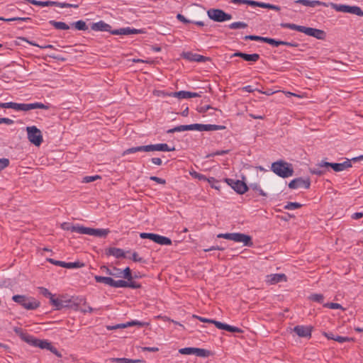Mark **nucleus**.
<instances>
[{
    "label": "nucleus",
    "mask_w": 363,
    "mask_h": 363,
    "mask_svg": "<svg viewBox=\"0 0 363 363\" xmlns=\"http://www.w3.org/2000/svg\"><path fill=\"white\" fill-rule=\"evenodd\" d=\"M162 95L177 97L180 99L201 96V95L196 92H191V91H174V92H171L169 94L163 93Z\"/></svg>",
    "instance_id": "13"
},
{
    "label": "nucleus",
    "mask_w": 363,
    "mask_h": 363,
    "mask_svg": "<svg viewBox=\"0 0 363 363\" xmlns=\"http://www.w3.org/2000/svg\"><path fill=\"white\" fill-rule=\"evenodd\" d=\"M128 281L125 280H113V284L112 287L115 288H127Z\"/></svg>",
    "instance_id": "45"
},
{
    "label": "nucleus",
    "mask_w": 363,
    "mask_h": 363,
    "mask_svg": "<svg viewBox=\"0 0 363 363\" xmlns=\"http://www.w3.org/2000/svg\"><path fill=\"white\" fill-rule=\"evenodd\" d=\"M61 228L65 230H69L72 232H76L79 234H82L81 230L83 228V225H71L69 223L65 222L61 225Z\"/></svg>",
    "instance_id": "24"
},
{
    "label": "nucleus",
    "mask_w": 363,
    "mask_h": 363,
    "mask_svg": "<svg viewBox=\"0 0 363 363\" xmlns=\"http://www.w3.org/2000/svg\"><path fill=\"white\" fill-rule=\"evenodd\" d=\"M106 255L108 256H113L116 258L125 257L124 251L121 248L109 247L106 250Z\"/></svg>",
    "instance_id": "21"
},
{
    "label": "nucleus",
    "mask_w": 363,
    "mask_h": 363,
    "mask_svg": "<svg viewBox=\"0 0 363 363\" xmlns=\"http://www.w3.org/2000/svg\"><path fill=\"white\" fill-rule=\"evenodd\" d=\"M111 33L113 35H131V34H140L145 33V31L143 29H135L130 28L129 27L123 28L117 30H113L111 31Z\"/></svg>",
    "instance_id": "18"
},
{
    "label": "nucleus",
    "mask_w": 363,
    "mask_h": 363,
    "mask_svg": "<svg viewBox=\"0 0 363 363\" xmlns=\"http://www.w3.org/2000/svg\"><path fill=\"white\" fill-rule=\"evenodd\" d=\"M28 140L35 146H40L43 143V135L40 129L36 126L26 128Z\"/></svg>",
    "instance_id": "6"
},
{
    "label": "nucleus",
    "mask_w": 363,
    "mask_h": 363,
    "mask_svg": "<svg viewBox=\"0 0 363 363\" xmlns=\"http://www.w3.org/2000/svg\"><path fill=\"white\" fill-rule=\"evenodd\" d=\"M160 235L149 233H141L140 237L143 239H150L158 244Z\"/></svg>",
    "instance_id": "30"
},
{
    "label": "nucleus",
    "mask_w": 363,
    "mask_h": 363,
    "mask_svg": "<svg viewBox=\"0 0 363 363\" xmlns=\"http://www.w3.org/2000/svg\"><path fill=\"white\" fill-rule=\"evenodd\" d=\"M78 300V298H77ZM79 302H83V305H84V307L83 308H81L79 309V311L82 312V313H92L94 311V308H91V306H86V301L84 298H79Z\"/></svg>",
    "instance_id": "37"
},
{
    "label": "nucleus",
    "mask_w": 363,
    "mask_h": 363,
    "mask_svg": "<svg viewBox=\"0 0 363 363\" xmlns=\"http://www.w3.org/2000/svg\"><path fill=\"white\" fill-rule=\"evenodd\" d=\"M151 151L170 152L175 150L174 147H169L166 143L150 145Z\"/></svg>",
    "instance_id": "23"
},
{
    "label": "nucleus",
    "mask_w": 363,
    "mask_h": 363,
    "mask_svg": "<svg viewBox=\"0 0 363 363\" xmlns=\"http://www.w3.org/2000/svg\"><path fill=\"white\" fill-rule=\"evenodd\" d=\"M110 362H116V363H139L142 362L141 359H132L128 358H110L108 360Z\"/></svg>",
    "instance_id": "28"
},
{
    "label": "nucleus",
    "mask_w": 363,
    "mask_h": 363,
    "mask_svg": "<svg viewBox=\"0 0 363 363\" xmlns=\"http://www.w3.org/2000/svg\"><path fill=\"white\" fill-rule=\"evenodd\" d=\"M122 277L127 279V281H131L133 279L131 269L129 267H126L122 272Z\"/></svg>",
    "instance_id": "42"
},
{
    "label": "nucleus",
    "mask_w": 363,
    "mask_h": 363,
    "mask_svg": "<svg viewBox=\"0 0 363 363\" xmlns=\"http://www.w3.org/2000/svg\"><path fill=\"white\" fill-rule=\"evenodd\" d=\"M234 241L242 242L244 246L247 247H252L253 245L251 236L240 233H235Z\"/></svg>",
    "instance_id": "16"
},
{
    "label": "nucleus",
    "mask_w": 363,
    "mask_h": 363,
    "mask_svg": "<svg viewBox=\"0 0 363 363\" xmlns=\"http://www.w3.org/2000/svg\"><path fill=\"white\" fill-rule=\"evenodd\" d=\"M174 132L189 130V125H180L174 128Z\"/></svg>",
    "instance_id": "59"
},
{
    "label": "nucleus",
    "mask_w": 363,
    "mask_h": 363,
    "mask_svg": "<svg viewBox=\"0 0 363 363\" xmlns=\"http://www.w3.org/2000/svg\"><path fill=\"white\" fill-rule=\"evenodd\" d=\"M303 33L318 40H323L325 38V33L323 30L313 28L305 27Z\"/></svg>",
    "instance_id": "15"
},
{
    "label": "nucleus",
    "mask_w": 363,
    "mask_h": 363,
    "mask_svg": "<svg viewBox=\"0 0 363 363\" xmlns=\"http://www.w3.org/2000/svg\"><path fill=\"white\" fill-rule=\"evenodd\" d=\"M265 43L272 45L274 47H278L282 45V40H278L270 38H267Z\"/></svg>",
    "instance_id": "49"
},
{
    "label": "nucleus",
    "mask_w": 363,
    "mask_h": 363,
    "mask_svg": "<svg viewBox=\"0 0 363 363\" xmlns=\"http://www.w3.org/2000/svg\"><path fill=\"white\" fill-rule=\"evenodd\" d=\"M263 8L264 9H269L275 10L277 11H280V7L279 6H276V5H273V4H268V3H264Z\"/></svg>",
    "instance_id": "63"
},
{
    "label": "nucleus",
    "mask_w": 363,
    "mask_h": 363,
    "mask_svg": "<svg viewBox=\"0 0 363 363\" xmlns=\"http://www.w3.org/2000/svg\"><path fill=\"white\" fill-rule=\"evenodd\" d=\"M244 39L265 43L266 40H267V37H262V36L255 35H245L244 37Z\"/></svg>",
    "instance_id": "40"
},
{
    "label": "nucleus",
    "mask_w": 363,
    "mask_h": 363,
    "mask_svg": "<svg viewBox=\"0 0 363 363\" xmlns=\"http://www.w3.org/2000/svg\"><path fill=\"white\" fill-rule=\"evenodd\" d=\"M218 238H224L234 241L235 233H220L217 235Z\"/></svg>",
    "instance_id": "53"
},
{
    "label": "nucleus",
    "mask_w": 363,
    "mask_h": 363,
    "mask_svg": "<svg viewBox=\"0 0 363 363\" xmlns=\"http://www.w3.org/2000/svg\"><path fill=\"white\" fill-rule=\"evenodd\" d=\"M112 270V273H111V276L113 277H122V270L121 269H118L116 267H114L113 268Z\"/></svg>",
    "instance_id": "58"
},
{
    "label": "nucleus",
    "mask_w": 363,
    "mask_h": 363,
    "mask_svg": "<svg viewBox=\"0 0 363 363\" xmlns=\"http://www.w3.org/2000/svg\"><path fill=\"white\" fill-rule=\"evenodd\" d=\"M247 27V24L242 21L233 22L228 25V28L230 29H240L245 28Z\"/></svg>",
    "instance_id": "36"
},
{
    "label": "nucleus",
    "mask_w": 363,
    "mask_h": 363,
    "mask_svg": "<svg viewBox=\"0 0 363 363\" xmlns=\"http://www.w3.org/2000/svg\"><path fill=\"white\" fill-rule=\"evenodd\" d=\"M94 279L97 283H103L110 286H113L114 280L113 279L109 277H102L99 275L94 276Z\"/></svg>",
    "instance_id": "27"
},
{
    "label": "nucleus",
    "mask_w": 363,
    "mask_h": 363,
    "mask_svg": "<svg viewBox=\"0 0 363 363\" xmlns=\"http://www.w3.org/2000/svg\"><path fill=\"white\" fill-rule=\"evenodd\" d=\"M9 164V160L6 158L0 159V170L4 169Z\"/></svg>",
    "instance_id": "61"
},
{
    "label": "nucleus",
    "mask_w": 363,
    "mask_h": 363,
    "mask_svg": "<svg viewBox=\"0 0 363 363\" xmlns=\"http://www.w3.org/2000/svg\"><path fill=\"white\" fill-rule=\"evenodd\" d=\"M91 30L96 31H108L110 33L111 31H112L111 30V26L103 21H100L96 23H93L91 26Z\"/></svg>",
    "instance_id": "20"
},
{
    "label": "nucleus",
    "mask_w": 363,
    "mask_h": 363,
    "mask_svg": "<svg viewBox=\"0 0 363 363\" xmlns=\"http://www.w3.org/2000/svg\"><path fill=\"white\" fill-rule=\"evenodd\" d=\"M282 28H290L291 30H297L298 32L303 33L305 26L296 25L294 23H282L280 24Z\"/></svg>",
    "instance_id": "29"
},
{
    "label": "nucleus",
    "mask_w": 363,
    "mask_h": 363,
    "mask_svg": "<svg viewBox=\"0 0 363 363\" xmlns=\"http://www.w3.org/2000/svg\"><path fill=\"white\" fill-rule=\"evenodd\" d=\"M352 338H350V337H342V336H340V335H335V337H334V340H335L338 342H340V343H342V342H349L350 340H352Z\"/></svg>",
    "instance_id": "57"
},
{
    "label": "nucleus",
    "mask_w": 363,
    "mask_h": 363,
    "mask_svg": "<svg viewBox=\"0 0 363 363\" xmlns=\"http://www.w3.org/2000/svg\"><path fill=\"white\" fill-rule=\"evenodd\" d=\"M272 170L277 175L282 178L291 177L294 174V169L291 164L283 160L273 162L272 164Z\"/></svg>",
    "instance_id": "2"
},
{
    "label": "nucleus",
    "mask_w": 363,
    "mask_h": 363,
    "mask_svg": "<svg viewBox=\"0 0 363 363\" xmlns=\"http://www.w3.org/2000/svg\"><path fill=\"white\" fill-rule=\"evenodd\" d=\"M208 17L215 22H224L232 18V16L220 9H210L207 11Z\"/></svg>",
    "instance_id": "5"
},
{
    "label": "nucleus",
    "mask_w": 363,
    "mask_h": 363,
    "mask_svg": "<svg viewBox=\"0 0 363 363\" xmlns=\"http://www.w3.org/2000/svg\"><path fill=\"white\" fill-rule=\"evenodd\" d=\"M49 23L50 25H52L55 29H57V30H68V29H69V26L64 22L55 21L54 20H51L49 21Z\"/></svg>",
    "instance_id": "31"
},
{
    "label": "nucleus",
    "mask_w": 363,
    "mask_h": 363,
    "mask_svg": "<svg viewBox=\"0 0 363 363\" xmlns=\"http://www.w3.org/2000/svg\"><path fill=\"white\" fill-rule=\"evenodd\" d=\"M71 25L78 30H86L88 29L86 23L82 20L72 23Z\"/></svg>",
    "instance_id": "34"
},
{
    "label": "nucleus",
    "mask_w": 363,
    "mask_h": 363,
    "mask_svg": "<svg viewBox=\"0 0 363 363\" xmlns=\"http://www.w3.org/2000/svg\"><path fill=\"white\" fill-rule=\"evenodd\" d=\"M330 6L339 12L349 13L357 15L358 16H363V11L360 7L357 6H348L330 3Z\"/></svg>",
    "instance_id": "7"
},
{
    "label": "nucleus",
    "mask_w": 363,
    "mask_h": 363,
    "mask_svg": "<svg viewBox=\"0 0 363 363\" xmlns=\"http://www.w3.org/2000/svg\"><path fill=\"white\" fill-rule=\"evenodd\" d=\"M0 108H12L16 111H28L32 109H48L49 106L40 102L33 104H18L15 102L0 103Z\"/></svg>",
    "instance_id": "1"
},
{
    "label": "nucleus",
    "mask_w": 363,
    "mask_h": 363,
    "mask_svg": "<svg viewBox=\"0 0 363 363\" xmlns=\"http://www.w3.org/2000/svg\"><path fill=\"white\" fill-rule=\"evenodd\" d=\"M323 306L331 309H343L342 306L337 303H327Z\"/></svg>",
    "instance_id": "54"
},
{
    "label": "nucleus",
    "mask_w": 363,
    "mask_h": 363,
    "mask_svg": "<svg viewBox=\"0 0 363 363\" xmlns=\"http://www.w3.org/2000/svg\"><path fill=\"white\" fill-rule=\"evenodd\" d=\"M301 207H302V204H301L300 203H297V202H288L284 206V209H286V210H294V209L300 208Z\"/></svg>",
    "instance_id": "41"
},
{
    "label": "nucleus",
    "mask_w": 363,
    "mask_h": 363,
    "mask_svg": "<svg viewBox=\"0 0 363 363\" xmlns=\"http://www.w3.org/2000/svg\"><path fill=\"white\" fill-rule=\"evenodd\" d=\"M82 234L93 235L99 238H106L110 233L109 229L91 228L83 226Z\"/></svg>",
    "instance_id": "10"
},
{
    "label": "nucleus",
    "mask_w": 363,
    "mask_h": 363,
    "mask_svg": "<svg viewBox=\"0 0 363 363\" xmlns=\"http://www.w3.org/2000/svg\"><path fill=\"white\" fill-rule=\"evenodd\" d=\"M60 302L63 304V308L71 306L72 302L75 304L72 299H65V298H60Z\"/></svg>",
    "instance_id": "60"
},
{
    "label": "nucleus",
    "mask_w": 363,
    "mask_h": 363,
    "mask_svg": "<svg viewBox=\"0 0 363 363\" xmlns=\"http://www.w3.org/2000/svg\"><path fill=\"white\" fill-rule=\"evenodd\" d=\"M84 266V264L81 262H62V267L67 269H72V268H80Z\"/></svg>",
    "instance_id": "33"
},
{
    "label": "nucleus",
    "mask_w": 363,
    "mask_h": 363,
    "mask_svg": "<svg viewBox=\"0 0 363 363\" xmlns=\"http://www.w3.org/2000/svg\"><path fill=\"white\" fill-rule=\"evenodd\" d=\"M270 284H275L281 281H286V277L284 274H272L267 276V280Z\"/></svg>",
    "instance_id": "19"
},
{
    "label": "nucleus",
    "mask_w": 363,
    "mask_h": 363,
    "mask_svg": "<svg viewBox=\"0 0 363 363\" xmlns=\"http://www.w3.org/2000/svg\"><path fill=\"white\" fill-rule=\"evenodd\" d=\"M208 183L211 185L212 188L219 190L220 186L218 185V181H217L214 177H210L207 179Z\"/></svg>",
    "instance_id": "55"
},
{
    "label": "nucleus",
    "mask_w": 363,
    "mask_h": 363,
    "mask_svg": "<svg viewBox=\"0 0 363 363\" xmlns=\"http://www.w3.org/2000/svg\"><path fill=\"white\" fill-rule=\"evenodd\" d=\"M50 345H51V343L50 342H48V340H46L38 339L37 344H36L35 347H40L41 349H47V350H48V348L50 347Z\"/></svg>",
    "instance_id": "39"
},
{
    "label": "nucleus",
    "mask_w": 363,
    "mask_h": 363,
    "mask_svg": "<svg viewBox=\"0 0 363 363\" xmlns=\"http://www.w3.org/2000/svg\"><path fill=\"white\" fill-rule=\"evenodd\" d=\"M128 285L127 287L132 288V289H139L141 287L140 284L133 281V279L131 281H127Z\"/></svg>",
    "instance_id": "64"
},
{
    "label": "nucleus",
    "mask_w": 363,
    "mask_h": 363,
    "mask_svg": "<svg viewBox=\"0 0 363 363\" xmlns=\"http://www.w3.org/2000/svg\"><path fill=\"white\" fill-rule=\"evenodd\" d=\"M195 347H184L179 350V352L182 354H194Z\"/></svg>",
    "instance_id": "52"
},
{
    "label": "nucleus",
    "mask_w": 363,
    "mask_h": 363,
    "mask_svg": "<svg viewBox=\"0 0 363 363\" xmlns=\"http://www.w3.org/2000/svg\"><path fill=\"white\" fill-rule=\"evenodd\" d=\"M137 152H151L150 145L136 147Z\"/></svg>",
    "instance_id": "62"
},
{
    "label": "nucleus",
    "mask_w": 363,
    "mask_h": 363,
    "mask_svg": "<svg viewBox=\"0 0 363 363\" xmlns=\"http://www.w3.org/2000/svg\"><path fill=\"white\" fill-rule=\"evenodd\" d=\"M362 159L363 155H360L359 157H354L352 160H347L342 163H333L332 169L335 172H341L352 167L351 161L357 162Z\"/></svg>",
    "instance_id": "12"
},
{
    "label": "nucleus",
    "mask_w": 363,
    "mask_h": 363,
    "mask_svg": "<svg viewBox=\"0 0 363 363\" xmlns=\"http://www.w3.org/2000/svg\"><path fill=\"white\" fill-rule=\"evenodd\" d=\"M250 188L257 191L260 196H266L267 194L260 188L257 183H252L250 184Z\"/></svg>",
    "instance_id": "43"
},
{
    "label": "nucleus",
    "mask_w": 363,
    "mask_h": 363,
    "mask_svg": "<svg viewBox=\"0 0 363 363\" xmlns=\"http://www.w3.org/2000/svg\"><path fill=\"white\" fill-rule=\"evenodd\" d=\"M296 4H300L306 6L315 7L317 6H328V4L325 2L320 1H311V0H296L295 1Z\"/></svg>",
    "instance_id": "22"
},
{
    "label": "nucleus",
    "mask_w": 363,
    "mask_h": 363,
    "mask_svg": "<svg viewBox=\"0 0 363 363\" xmlns=\"http://www.w3.org/2000/svg\"><path fill=\"white\" fill-rule=\"evenodd\" d=\"M189 130L212 131L224 130L225 129V126L219 125L194 123L189 125Z\"/></svg>",
    "instance_id": "9"
},
{
    "label": "nucleus",
    "mask_w": 363,
    "mask_h": 363,
    "mask_svg": "<svg viewBox=\"0 0 363 363\" xmlns=\"http://www.w3.org/2000/svg\"><path fill=\"white\" fill-rule=\"evenodd\" d=\"M30 3L33 5L40 6H57V1H37V0H25Z\"/></svg>",
    "instance_id": "25"
},
{
    "label": "nucleus",
    "mask_w": 363,
    "mask_h": 363,
    "mask_svg": "<svg viewBox=\"0 0 363 363\" xmlns=\"http://www.w3.org/2000/svg\"><path fill=\"white\" fill-rule=\"evenodd\" d=\"M12 300L27 310H35L40 306L39 301L33 297H27L24 295H14Z\"/></svg>",
    "instance_id": "4"
},
{
    "label": "nucleus",
    "mask_w": 363,
    "mask_h": 363,
    "mask_svg": "<svg viewBox=\"0 0 363 363\" xmlns=\"http://www.w3.org/2000/svg\"><path fill=\"white\" fill-rule=\"evenodd\" d=\"M182 57L184 59L192 62H204L206 61L210 60L209 57L199 54L192 53L191 52H183Z\"/></svg>",
    "instance_id": "17"
},
{
    "label": "nucleus",
    "mask_w": 363,
    "mask_h": 363,
    "mask_svg": "<svg viewBox=\"0 0 363 363\" xmlns=\"http://www.w3.org/2000/svg\"><path fill=\"white\" fill-rule=\"evenodd\" d=\"M40 292L43 296L48 298L49 299L53 296V294H52L48 289L44 287L40 288Z\"/></svg>",
    "instance_id": "56"
},
{
    "label": "nucleus",
    "mask_w": 363,
    "mask_h": 363,
    "mask_svg": "<svg viewBox=\"0 0 363 363\" xmlns=\"http://www.w3.org/2000/svg\"><path fill=\"white\" fill-rule=\"evenodd\" d=\"M50 303L55 308L56 310H60L63 308V304L60 302V298H55V295L50 298Z\"/></svg>",
    "instance_id": "35"
},
{
    "label": "nucleus",
    "mask_w": 363,
    "mask_h": 363,
    "mask_svg": "<svg viewBox=\"0 0 363 363\" xmlns=\"http://www.w3.org/2000/svg\"><path fill=\"white\" fill-rule=\"evenodd\" d=\"M192 318L198 319L202 323H212V324L215 325V326L220 330H227V331L231 332V333H243V330L242 329H240V328H238L235 326H232V325H228L226 323H223L220 321H217L216 320L203 318L201 316H199L196 315H193Z\"/></svg>",
    "instance_id": "3"
},
{
    "label": "nucleus",
    "mask_w": 363,
    "mask_h": 363,
    "mask_svg": "<svg viewBox=\"0 0 363 363\" xmlns=\"http://www.w3.org/2000/svg\"><path fill=\"white\" fill-rule=\"evenodd\" d=\"M57 7H60V8H74V9H77L79 7V5L76 4V3L69 4V3L59 2V1H57Z\"/></svg>",
    "instance_id": "46"
},
{
    "label": "nucleus",
    "mask_w": 363,
    "mask_h": 363,
    "mask_svg": "<svg viewBox=\"0 0 363 363\" xmlns=\"http://www.w3.org/2000/svg\"><path fill=\"white\" fill-rule=\"evenodd\" d=\"M244 4L263 8L264 2H259L253 0H245Z\"/></svg>",
    "instance_id": "51"
},
{
    "label": "nucleus",
    "mask_w": 363,
    "mask_h": 363,
    "mask_svg": "<svg viewBox=\"0 0 363 363\" xmlns=\"http://www.w3.org/2000/svg\"><path fill=\"white\" fill-rule=\"evenodd\" d=\"M194 354H196L197 357H208L210 354V351L205 350V349H201V348H196L194 349Z\"/></svg>",
    "instance_id": "38"
},
{
    "label": "nucleus",
    "mask_w": 363,
    "mask_h": 363,
    "mask_svg": "<svg viewBox=\"0 0 363 363\" xmlns=\"http://www.w3.org/2000/svg\"><path fill=\"white\" fill-rule=\"evenodd\" d=\"M312 326L296 325L294 328V331L301 337H311Z\"/></svg>",
    "instance_id": "14"
},
{
    "label": "nucleus",
    "mask_w": 363,
    "mask_h": 363,
    "mask_svg": "<svg viewBox=\"0 0 363 363\" xmlns=\"http://www.w3.org/2000/svg\"><path fill=\"white\" fill-rule=\"evenodd\" d=\"M309 299L313 301L321 303L323 301L324 296L320 294H313L309 296Z\"/></svg>",
    "instance_id": "44"
},
{
    "label": "nucleus",
    "mask_w": 363,
    "mask_h": 363,
    "mask_svg": "<svg viewBox=\"0 0 363 363\" xmlns=\"http://www.w3.org/2000/svg\"><path fill=\"white\" fill-rule=\"evenodd\" d=\"M225 182L238 194H243L248 190V186L243 181L226 178Z\"/></svg>",
    "instance_id": "8"
},
{
    "label": "nucleus",
    "mask_w": 363,
    "mask_h": 363,
    "mask_svg": "<svg viewBox=\"0 0 363 363\" xmlns=\"http://www.w3.org/2000/svg\"><path fill=\"white\" fill-rule=\"evenodd\" d=\"M20 337L24 342H27L28 344L34 347L36 346L38 338L34 337L33 335L21 332Z\"/></svg>",
    "instance_id": "26"
},
{
    "label": "nucleus",
    "mask_w": 363,
    "mask_h": 363,
    "mask_svg": "<svg viewBox=\"0 0 363 363\" xmlns=\"http://www.w3.org/2000/svg\"><path fill=\"white\" fill-rule=\"evenodd\" d=\"M259 57H260L259 55L257 54V53L247 54V53L243 52V55H242V58L244 60L248 61V62H255L259 60Z\"/></svg>",
    "instance_id": "32"
},
{
    "label": "nucleus",
    "mask_w": 363,
    "mask_h": 363,
    "mask_svg": "<svg viewBox=\"0 0 363 363\" xmlns=\"http://www.w3.org/2000/svg\"><path fill=\"white\" fill-rule=\"evenodd\" d=\"M311 186V180L309 178L303 179L302 177L296 178L291 180L289 184V187L292 189L298 188L309 189Z\"/></svg>",
    "instance_id": "11"
},
{
    "label": "nucleus",
    "mask_w": 363,
    "mask_h": 363,
    "mask_svg": "<svg viewBox=\"0 0 363 363\" xmlns=\"http://www.w3.org/2000/svg\"><path fill=\"white\" fill-rule=\"evenodd\" d=\"M57 7H60V8H74V9H77L79 7V5L76 4V3L69 4V3L59 2V1H57Z\"/></svg>",
    "instance_id": "47"
},
{
    "label": "nucleus",
    "mask_w": 363,
    "mask_h": 363,
    "mask_svg": "<svg viewBox=\"0 0 363 363\" xmlns=\"http://www.w3.org/2000/svg\"><path fill=\"white\" fill-rule=\"evenodd\" d=\"M158 244L161 245H172V240L167 237L160 235Z\"/></svg>",
    "instance_id": "50"
},
{
    "label": "nucleus",
    "mask_w": 363,
    "mask_h": 363,
    "mask_svg": "<svg viewBox=\"0 0 363 363\" xmlns=\"http://www.w3.org/2000/svg\"><path fill=\"white\" fill-rule=\"evenodd\" d=\"M101 178V177L99 175L86 176L83 178L82 182L90 183V182H94L97 179H100Z\"/></svg>",
    "instance_id": "48"
}]
</instances>
